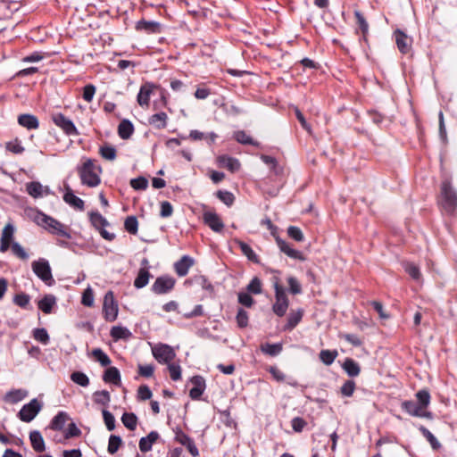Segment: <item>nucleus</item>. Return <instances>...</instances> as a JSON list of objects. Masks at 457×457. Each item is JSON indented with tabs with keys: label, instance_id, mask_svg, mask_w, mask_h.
I'll use <instances>...</instances> for the list:
<instances>
[{
	"label": "nucleus",
	"instance_id": "obj_1",
	"mask_svg": "<svg viewBox=\"0 0 457 457\" xmlns=\"http://www.w3.org/2000/svg\"><path fill=\"white\" fill-rule=\"evenodd\" d=\"M417 402L404 401L402 403V409L411 416L420 418H431V412L427 411L430 403V394L428 390H420L415 395Z\"/></svg>",
	"mask_w": 457,
	"mask_h": 457
},
{
	"label": "nucleus",
	"instance_id": "obj_2",
	"mask_svg": "<svg viewBox=\"0 0 457 457\" xmlns=\"http://www.w3.org/2000/svg\"><path fill=\"white\" fill-rule=\"evenodd\" d=\"M33 220L38 226L44 228L51 234L58 235L67 239L71 237L66 227L51 216H48L41 212H37L33 217Z\"/></svg>",
	"mask_w": 457,
	"mask_h": 457
},
{
	"label": "nucleus",
	"instance_id": "obj_3",
	"mask_svg": "<svg viewBox=\"0 0 457 457\" xmlns=\"http://www.w3.org/2000/svg\"><path fill=\"white\" fill-rule=\"evenodd\" d=\"M101 168L96 166L90 159L87 160L80 168H79V174L83 185L89 187H97L100 182Z\"/></svg>",
	"mask_w": 457,
	"mask_h": 457
},
{
	"label": "nucleus",
	"instance_id": "obj_4",
	"mask_svg": "<svg viewBox=\"0 0 457 457\" xmlns=\"http://www.w3.org/2000/svg\"><path fill=\"white\" fill-rule=\"evenodd\" d=\"M438 202L448 214H453L457 208V192L448 180H445L441 184Z\"/></svg>",
	"mask_w": 457,
	"mask_h": 457
},
{
	"label": "nucleus",
	"instance_id": "obj_5",
	"mask_svg": "<svg viewBox=\"0 0 457 457\" xmlns=\"http://www.w3.org/2000/svg\"><path fill=\"white\" fill-rule=\"evenodd\" d=\"M31 267L36 276L45 284L47 286H52L54 283L51 267L47 260L40 258L37 261H34L31 264Z\"/></svg>",
	"mask_w": 457,
	"mask_h": 457
},
{
	"label": "nucleus",
	"instance_id": "obj_6",
	"mask_svg": "<svg viewBox=\"0 0 457 457\" xmlns=\"http://www.w3.org/2000/svg\"><path fill=\"white\" fill-rule=\"evenodd\" d=\"M274 289L275 303L272 306V311L278 317H282L286 314L288 309L289 301L284 287L281 285H279L278 281L274 283Z\"/></svg>",
	"mask_w": 457,
	"mask_h": 457
},
{
	"label": "nucleus",
	"instance_id": "obj_7",
	"mask_svg": "<svg viewBox=\"0 0 457 457\" xmlns=\"http://www.w3.org/2000/svg\"><path fill=\"white\" fill-rule=\"evenodd\" d=\"M118 303L114 299L112 291H108L104 297L103 314L106 321L112 322L118 317Z\"/></svg>",
	"mask_w": 457,
	"mask_h": 457
},
{
	"label": "nucleus",
	"instance_id": "obj_8",
	"mask_svg": "<svg viewBox=\"0 0 457 457\" xmlns=\"http://www.w3.org/2000/svg\"><path fill=\"white\" fill-rule=\"evenodd\" d=\"M51 120L54 125L60 128L67 136H78L79 134L73 121L62 112L53 113Z\"/></svg>",
	"mask_w": 457,
	"mask_h": 457
},
{
	"label": "nucleus",
	"instance_id": "obj_9",
	"mask_svg": "<svg viewBox=\"0 0 457 457\" xmlns=\"http://www.w3.org/2000/svg\"><path fill=\"white\" fill-rule=\"evenodd\" d=\"M89 220L92 226L97 229L104 239L108 241H112L114 239L115 235L113 233H110L105 229V227L109 225L108 220L98 212H92L89 213Z\"/></svg>",
	"mask_w": 457,
	"mask_h": 457
},
{
	"label": "nucleus",
	"instance_id": "obj_10",
	"mask_svg": "<svg viewBox=\"0 0 457 457\" xmlns=\"http://www.w3.org/2000/svg\"><path fill=\"white\" fill-rule=\"evenodd\" d=\"M42 409V403L37 399H32L24 404L18 412L19 419L23 422H30Z\"/></svg>",
	"mask_w": 457,
	"mask_h": 457
},
{
	"label": "nucleus",
	"instance_id": "obj_11",
	"mask_svg": "<svg viewBox=\"0 0 457 457\" xmlns=\"http://www.w3.org/2000/svg\"><path fill=\"white\" fill-rule=\"evenodd\" d=\"M152 353L157 361L162 364H169L176 356L172 347L164 344H159L153 347Z\"/></svg>",
	"mask_w": 457,
	"mask_h": 457
},
{
	"label": "nucleus",
	"instance_id": "obj_12",
	"mask_svg": "<svg viewBox=\"0 0 457 457\" xmlns=\"http://www.w3.org/2000/svg\"><path fill=\"white\" fill-rule=\"evenodd\" d=\"M176 280L170 276L158 277L152 285L151 290L156 295L170 293L175 287Z\"/></svg>",
	"mask_w": 457,
	"mask_h": 457
},
{
	"label": "nucleus",
	"instance_id": "obj_13",
	"mask_svg": "<svg viewBox=\"0 0 457 457\" xmlns=\"http://www.w3.org/2000/svg\"><path fill=\"white\" fill-rule=\"evenodd\" d=\"M157 86L151 82H145L140 87L137 101L141 107H148L150 97Z\"/></svg>",
	"mask_w": 457,
	"mask_h": 457
},
{
	"label": "nucleus",
	"instance_id": "obj_14",
	"mask_svg": "<svg viewBox=\"0 0 457 457\" xmlns=\"http://www.w3.org/2000/svg\"><path fill=\"white\" fill-rule=\"evenodd\" d=\"M203 220L204 224L214 232H221L224 228V223L216 212H205Z\"/></svg>",
	"mask_w": 457,
	"mask_h": 457
},
{
	"label": "nucleus",
	"instance_id": "obj_15",
	"mask_svg": "<svg viewBox=\"0 0 457 457\" xmlns=\"http://www.w3.org/2000/svg\"><path fill=\"white\" fill-rule=\"evenodd\" d=\"M175 440L182 445H185L193 457L199 455V451L193 439L185 434L182 430L178 429L176 431Z\"/></svg>",
	"mask_w": 457,
	"mask_h": 457
},
{
	"label": "nucleus",
	"instance_id": "obj_16",
	"mask_svg": "<svg viewBox=\"0 0 457 457\" xmlns=\"http://www.w3.org/2000/svg\"><path fill=\"white\" fill-rule=\"evenodd\" d=\"M395 43L399 51L405 54L411 49L412 39L401 29L395 31Z\"/></svg>",
	"mask_w": 457,
	"mask_h": 457
},
{
	"label": "nucleus",
	"instance_id": "obj_17",
	"mask_svg": "<svg viewBox=\"0 0 457 457\" xmlns=\"http://www.w3.org/2000/svg\"><path fill=\"white\" fill-rule=\"evenodd\" d=\"M14 227L11 223H7L2 230L0 239V252L5 253L12 245V240L14 235Z\"/></svg>",
	"mask_w": 457,
	"mask_h": 457
},
{
	"label": "nucleus",
	"instance_id": "obj_18",
	"mask_svg": "<svg viewBox=\"0 0 457 457\" xmlns=\"http://www.w3.org/2000/svg\"><path fill=\"white\" fill-rule=\"evenodd\" d=\"M195 264V261L189 255H183L174 263L175 272L179 277H185L189 269Z\"/></svg>",
	"mask_w": 457,
	"mask_h": 457
},
{
	"label": "nucleus",
	"instance_id": "obj_19",
	"mask_svg": "<svg viewBox=\"0 0 457 457\" xmlns=\"http://www.w3.org/2000/svg\"><path fill=\"white\" fill-rule=\"evenodd\" d=\"M191 382L193 387L189 391V396L193 400H198L205 390V380L202 376H194L191 378Z\"/></svg>",
	"mask_w": 457,
	"mask_h": 457
},
{
	"label": "nucleus",
	"instance_id": "obj_20",
	"mask_svg": "<svg viewBox=\"0 0 457 457\" xmlns=\"http://www.w3.org/2000/svg\"><path fill=\"white\" fill-rule=\"evenodd\" d=\"M18 124L29 130L37 129L39 128V120L37 116L29 113H23L18 116Z\"/></svg>",
	"mask_w": 457,
	"mask_h": 457
},
{
	"label": "nucleus",
	"instance_id": "obj_21",
	"mask_svg": "<svg viewBox=\"0 0 457 457\" xmlns=\"http://www.w3.org/2000/svg\"><path fill=\"white\" fill-rule=\"evenodd\" d=\"M169 117L166 112H159L148 118V124L154 129H163L167 127Z\"/></svg>",
	"mask_w": 457,
	"mask_h": 457
},
{
	"label": "nucleus",
	"instance_id": "obj_22",
	"mask_svg": "<svg viewBox=\"0 0 457 457\" xmlns=\"http://www.w3.org/2000/svg\"><path fill=\"white\" fill-rule=\"evenodd\" d=\"M65 188L66 192L63 195L64 202L75 209L83 211L85 207L84 201L81 198L76 196L69 186H67Z\"/></svg>",
	"mask_w": 457,
	"mask_h": 457
},
{
	"label": "nucleus",
	"instance_id": "obj_23",
	"mask_svg": "<svg viewBox=\"0 0 457 457\" xmlns=\"http://www.w3.org/2000/svg\"><path fill=\"white\" fill-rule=\"evenodd\" d=\"M217 162L220 167L226 168L231 172H236L240 169L239 161L228 155L219 156L217 158Z\"/></svg>",
	"mask_w": 457,
	"mask_h": 457
},
{
	"label": "nucleus",
	"instance_id": "obj_24",
	"mask_svg": "<svg viewBox=\"0 0 457 457\" xmlns=\"http://www.w3.org/2000/svg\"><path fill=\"white\" fill-rule=\"evenodd\" d=\"M159 438V434L156 431H151L146 436L139 440V449L142 453H147L152 450L153 444Z\"/></svg>",
	"mask_w": 457,
	"mask_h": 457
},
{
	"label": "nucleus",
	"instance_id": "obj_25",
	"mask_svg": "<svg viewBox=\"0 0 457 457\" xmlns=\"http://www.w3.org/2000/svg\"><path fill=\"white\" fill-rule=\"evenodd\" d=\"M103 380L105 383H111L115 386H120L121 378L119 370L116 367L107 368L103 375Z\"/></svg>",
	"mask_w": 457,
	"mask_h": 457
},
{
	"label": "nucleus",
	"instance_id": "obj_26",
	"mask_svg": "<svg viewBox=\"0 0 457 457\" xmlns=\"http://www.w3.org/2000/svg\"><path fill=\"white\" fill-rule=\"evenodd\" d=\"M28 396V391L25 389H12L5 394L4 400L9 403H17Z\"/></svg>",
	"mask_w": 457,
	"mask_h": 457
},
{
	"label": "nucleus",
	"instance_id": "obj_27",
	"mask_svg": "<svg viewBox=\"0 0 457 457\" xmlns=\"http://www.w3.org/2000/svg\"><path fill=\"white\" fill-rule=\"evenodd\" d=\"M29 440L35 452L43 453L46 450L45 441L39 431H31L29 433Z\"/></svg>",
	"mask_w": 457,
	"mask_h": 457
},
{
	"label": "nucleus",
	"instance_id": "obj_28",
	"mask_svg": "<svg viewBox=\"0 0 457 457\" xmlns=\"http://www.w3.org/2000/svg\"><path fill=\"white\" fill-rule=\"evenodd\" d=\"M303 316V309L292 311L287 317V322L284 327V330L291 331L292 329H294L298 325V323L302 320Z\"/></svg>",
	"mask_w": 457,
	"mask_h": 457
},
{
	"label": "nucleus",
	"instance_id": "obj_29",
	"mask_svg": "<svg viewBox=\"0 0 457 457\" xmlns=\"http://www.w3.org/2000/svg\"><path fill=\"white\" fill-rule=\"evenodd\" d=\"M136 29L147 33H158L160 32L161 25L157 21L141 20L137 22Z\"/></svg>",
	"mask_w": 457,
	"mask_h": 457
},
{
	"label": "nucleus",
	"instance_id": "obj_30",
	"mask_svg": "<svg viewBox=\"0 0 457 457\" xmlns=\"http://www.w3.org/2000/svg\"><path fill=\"white\" fill-rule=\"evenodd\" d=\"M110 336L114 341L120 339L128 340L132 337V333L126 327L114 326L111 328Z\"/></svg>",
	"mask_w": 457,
	"mask_h": 457
},
{
	"label": "nucleus",
	"instance_id": "obj_31",
	"mask_svg": "<svg viewBox=\"0 0 457 457\" xmlns=\"http://www.w3.org/2000/svg\"><path fill=\"white\" fill-rule=\"evenodd\" d=\"M354 17L356 20L357 30L361 31L362 34V39L366 41L369 33L368 21H366L364 15L358 10L354 11Z\"/></svg>",
	"mask_w": 457,
	"mask_h": 457
},
{
	"label": "nucleus",
	"instance_id": "obj_32",
	"mask_svg": "<svg viewBox=\"0 0 457 457\" xmlns=\"http://www.w3.org/2000/svg\"><path fill=\"white\" fill-rule=\"evenodd\" d=\"M342 368L347 373V375L352 378L359 376L361 372V368L358 362L351 358L345 359Z\"/></svg>",
	"mask_w": 457,
	"mask_h": 457
},
{
	"label": "nucleus",
	"instance_id": "obj_33",
	"mask_svg": "<svg viewBox=\"0 0 457 457\" xmlns=\"http://www.w3.org/2000/svg\"><path fill=\"white\" fill-rule=\"evenodd\" d=\"M134 132V126L129 120H123L120 121L118 127V134L120 138L128 139Z\"/></svg>",
	"mask_w": 457,
	"mask_h": 457
},
{
	"label": "nucleus",
	"instance_id": "obj_34",
	"mask_svg": "<svg viewBox=\"0 0 457 457\" xmlns=\"http://www.w3.org/2000/svg\"><path fill=\"white\" fill-rule=\"evenodd\" d=\"M54 304H55V297L52 295H45L38 302V309L41 310L44 313L49 314V313H51Z\"/></svg>",
	"mask_w": 457,
	"mask_h": 457
},
{
	"label": "nucleus",
	"instance_id": "obj_35",
	"mask_svg": "<svg viewBox=\"0 0 457 457\" xmlns=\"http://www.w3.org/2000/svg\"><path fill=\"white\" fill-rule=\"evenodd\" d=\"M150 277V272L146 269L141 268L134 280V287L138 289L145 287L148 284Z\"/></svg>",
	"mask_w": 457,
	"mask_h": 457
},
{
	"label": "nucleus",
	"instance_id": "obj_36",
	"mask_svg": "<svg viewBox=\"0 0 457 457\" xmlns=\"http://www.w3.org/2000/svg\"><path fill=\"white\" fill-rule=\"evenodd\" d=\"M282 344L277 343V344H270L265 343L261 345V351L270 356H276L279 354L282 351Z\"/></svg>",
	"mask_w": 457,
	"mask_h": 457
},
{
	"label": "nucleus",
	"instance_id": "obj_37",
	"mask_svg": "<svg viewBox=\"0 0 457 457\" xmlns=\"http://www.w3.org/2000/svg\"><path fill=\"white\" fill-rule=\"evenodd\" d=\"M68 419V415L64 411H60L52 420L50 428L54 430H62Z\"/></svg>",
	"mask_w": 457,
	"mask_h": 457
},
{
	"label": "nucleus",
	"instance_id": "obj_38",
	"mask_svg": "<svg viewBox=\"0 0 457 457\" xmlns=\"http://www.w3.org/2000/svg\"><path fill=\"white\" fill-rule=\"evenodd\" d=\"M26 190L28 194L34 198L43 196V186L37 181L28 183L26 186Z\"/></svg>",
	"mask_w": 457,
	"mask_h": 457
},
{
	"label": "nucleus",
	"instance_id": "obj_39",
	"mask_svg": "<svg viewBox=\"0 0 457 457\" xmlns=\"http://www.w3.org/2000/svg\"><path fill=\"white\" fill-rule=\"evenodd\" d=\"M94 402L97 404L107 407L111 402V395L107 390L96 391L93 395Z\"/></svg>",
	"mask_w": 457,
	"mask_h": 457
},
{
	"label": "nucleus",
	"instance_id": "obj_40",
	"mask_svg": "<svg viewBox=\"0 0 457 457\" xmlns=\"http://www.w3.org/2000/svg\"><path fill=\"white\" fill-rule=\"evenodd\" d=\"M121 421L128 429L133 431L137 428V417L133 412H125L121 417Z\"/></svg>",
	"mask_w": 457,
	"mask_h": 457
},
{
	"label": "nucleus",
	"instance_id": "obj_41",
	"mask_svg": "<svg viewBox=\"0 0 457 457\" xmlns=\"http://www.w3.org/2000/svg\"><path fill=\"white\" fill-rule=\"evenodd\" d=\"M337 355L338 353L337 350H321L320 353V360L325 365L329 366L334 362Z\"/></svg>",
	"mask_w": 457,
	"mask_h": 457
},
{
	"label": "nucleus",
	"instance_id": "obj_42",
	"mask_svg": "<svg viewBox=\"0 0 457 457\" xmlns=\"http://www.w3.org/2000/svg\"><path fill=\"white\" fill-rule=\"evenodd\" d=\"M92 356L104 367H107L111 364V359L101 348L93 349Z\"/></svg>",
	"mask_w": 457,
	"mask_h": 457
},
{
	"label": "nucleus",
	"instance_id": "obj_43",
	"mask_svg": "<svg viewBox=\"0 0 457 457\" xmlns=\"http://www.w3.org/2000/svg\"><path fill=\"white\" fill-rule=\"evenodd\" d=\"M419 429L423 436L429 442L433 449L437 450L441 447V444L427 428L420 426Z\"/></svg>",
	"mask_w": 457,
	"mask_h": 457
},
{
	"label": "nucleus",
	"instance_id": "obj_44",
	"mask_svg": "<svg viewBox=\"0 0 457 457\" xmlns=\"http://www.w3.org/2000/svg\"><path fill=\"white\" fill-rule=\"evenodd\" d=\"M238 245H239V247H240L242 253L248 258V260H250L255 263L259 262V258H258L257 254L254 253V251L252 249V247L249 245H247L246 243L242 242V241H238Z\"/></svg>",
	"mask_w": 457,
	"mask_h": 457
},
{
	"label": "nucleus",
	"instance_id": "obj_45",
	"mask_svg": "<svg viewBox=\"0 0 457 457\" xmlns=\"http://www.w3.org/2000/svg\"><path fill=\"white\" fill-rule=\"evenodd\" d=\"M125 229L132 235H136L138 230V221L136 216H128L124 221Z\"/></svg>",
	"mask_w": 457,
	"mask_h": 457
},
{
	"label": "nucleus",
	"instance_id": "obj_46",
	"mask_svg": "<svg viewBox=\"0 0 457 457\" xmlns=\"http://www.w3.org/2000/svg\"><path fill=\"white\" fill-rule=\"evenodd\" d=\"M71 379L77 385L86 387L89 385L88 377L81 371H74L71 375Z\"/></svg>",
	"mask_w": 457,
	"mask_h": 457
},
{
	"label": "nucleus",
	"instance_id": "obj_47",
	"mask_svg": "<svg viewBox=\"0 0 457 457\" xmlns=\"http://www.w3.org/2000/svg\"><path fill=\"white\" fill-rule=\"evenodd\" d=\"M33 337L36 341L46 345L50 341L49 335L46 328H35L33 330Z\"/></svg>",
	"mask_w": 457,
	"mask_h": 457
},
{
	"label": "nucleus",
	"instance_id": "obj_48",
	"mask_svg": "<svg viewBox=\"0 0 457 457\" xmlns=\"http://www.w3.org/2000/svg\"><path fill=\"white\" fill-rule=\"evenodd\" d=\"M99 153L101 156L108 161H113L116 158L117 152L112 145H104L100 147Z\"/></svg>",
	"mask_w": 457,
	"mask_h": 457
},
{
	"label": "nucleus",
	"instance_id": "obj_49",
	"mask_svg": "<svg viewBox=\"0 0 457 457\" xmlns=\"http://www.w3.org/2000/svg\"><path fill=\"white\" fill-rule=\"evenodd\" d=\"M216 195L227 206H231L235 202V196L229 191L219 190L217 191Z\"/></svg>",
	"mask_w": 457,
	"mask_h": 457
},
{
	"label": "nucleus",
	"instance_id": "obj_50",
	"mask_svg": "<svg viewBox=\"0 0 457 457\" xmlns=\"http://www.w3.org/2000/svg\"><path fill=\"white\" fill-rule=\"evenodd\" d=\"M121 444H122V440H121L120 436L112 435L110 436L109 442H108V448H107L108 453L111 454H114L115 453H117V451L120 447Z\"/></svg>",
	"mask_w": 457,
	"mask_h": 457
},
{
	"label": "nucleus",
	"instance_id": "obj_51",
	"mask_svg": "<svg viewBox=\"0 0 457 457\" xmlns=\"http://www.w3.org/2000/svg\"><path fill=\"white\" fill-rule=\"evenodd\" d=\"M13 303L21 308L27 309L30 303V296L25 293H20L14 295Z\"/></svg>",
	"mask_w": 457,
	"mask_h": 457
},
{
	"label": "nucleus",
	"instance_id": "obj_52",
	"mask_svg": "<svg viewBox=\"0 0 457 457\" xmlns=\"http://www.w3.org/2000/svg\"><path fill=\"white\" fill-rule=\"evenodd\" d=\"M6 149L16 154H21L25 151L21 140L18 138L6 143Z\"/></svg>",
	"mask_w": 457,
	"mask_h": 457
},
{
	"label": "nucleus",
	"instance_id": "obj_53",
	"mask_svg": "<svg viewBox=\"0 0 457 457\" xmlns=\"http://www.w3.org/2000/svg\"><path fill=\"white\" fill-rule=\"evenodd\" d=\"M234 137L235 139L238 142V143H241V144H244V145H257L258 144L256 142H254L252 137L247 135L245 131L243 130H240V131H237L234 135Z\"/></svg>",
	"mask_w": 457,
	"mask_h": 457
},
{
	"label": "nucleus",
	"instance_id": "obj_54",
	"mask_svg": "<svg viewBox=\"0 0 457 457\" xmlns=\"http://www.w3.org/2000/svg\"><path fill=\"white\" fill-rule=\"evenodd\" d=\"M10 247L16 257L21 260H27L29 258L28 253L18 242H12Z\"/></svg>",
	"mask_w": 457,
	"mask_h": 457
},
{
	"label": "nucleus",
	"instance_id": "obj_55",
	"mask_svg": "<svg viewBox=\"0 0 457 457\" xmlns=\"http://www.w3.org/2000/svg\"><path fill=\"white\" fill-rule=\"evenodd\" d=\"M356 385L353 380H346L340 388L343 396L350 397L353 395Z\"/></svg>",
	"mask_w": 457,
	"mask_h": 457
},
{
	"label": "nucleus",
	"instance_id": "obj_56",
	"mask_svg": "<svg viewBox=\"0 0 457 457\" xmlns=\"http://www.w3.org/2000/svg\"><path fill=\"white\" fill-rule=\"evenodd\" d=\"M236 320L239 328H244L247 327L249 321L248 312L242 308L238 309Z\"/></svg>",
	"mask_w": 457,
	"mask_h": 457
},
{
	"label": "nucleus",
	"instance_id": "obj_57",
	"mask_svg": "<svg viewBox=\"0 0 457 457\" xmlns=\"http://www.w3.org/2000/svg\"><path fill=\"white\" fill-rule=\"evenodd\" d=\"M130 186L135 190H145L148 187V180L145 177H137L130 180Z\"/></svg>",
	"mask_w": 457,
	"mask_h": 457
},
{
	"label": "nucleus",
	"instance_id": "obj_58",
	"mask_svg": "<svg viewBox=\"0 0 457 457\" xmlns=\"http://www.w3.org/2000/svg\"><path fill=\"white\" fill-rule=\"evenodd\" d=\"M405 271L415 280H419L421 277L420 270L414 263L407 262L404 264Z\"/></svg>",
	"mask_w": 457,
	"mask_h": 457
},
{
	"label": "nucleus",
	"instance_id": "obj_59",
	"mask_svg": "<svg viewBox=\"0 0 457 457\" xmlns=\"http://www.w3.org/2000/svg\"><path fill=\"white\" fill-rule=\"evenodd\" d=\"M247 291L251 294L259 295L262 293V281L254 277L247 286Z\"/></svg>",
	"mask_w": 457,
	"mask_h": 457
},
{
	"label": "nucleus",
	"instance_id": "obj_60",
	"mask_svg": "<svg viewBox=\"0 0 457 457\" xmlns=\"http://www.w3.org/2000/svg\"><path fill=\"white\" fill-rule=\"evenodd\" d=\"M338 337L353 346H360L362 344V340L355 334L340 333Z\"/></svg>",
	"mask_w": 457,
	"mask_h": 457
},
{
	"label": "nucleus",
	"instance_id": "obj_61",
	"mask_svg": "<svg viewBox=\"0 0 457 457\" xmlns=\"http://www.w3.org/2000/svg\"><path fill=\"white\" fill-rule=\"evenodd\" d=\"M103 418L104 424L109 431H112L115 428V418L114 416L107 410H103Z\"/></svg>",
	"mask_w": 457,
	"mask_h": 457
},
{
	"label": "nucleus",
	"instance_id": "obj_62",
	"mask_svg": "<svg viewBox=\"0 0 457 457\" xmlns=\"http://www.w3.org/2000/svg\"><path fill=\"white\" fill-rule=\"evenodd\" d=\"M168 370L170 378L173 381H178L181 378V368L179 364L170 362L168 364Z\"/></svg>",
	"mask_w": 457,
	"mask_h": 457
},
{
	"label": "nucleus",
	"instance_id": "obj_63",
	"mask_svg": "<svg viewBox=\"0 0 457 457\" xmlns=\"http://www.w3.org/2000/svg\"><path fill=\"white\" fill-rule=\"evenodd\" d=\"M81 303L83 305L91 307L94 304V292L91 287H87L84 290L82 295Z\"/></svg>",
	"mask_w": 457,
	"mask_h": 457
},
{
	"label": "nucleus",
	"instance_id": "obj_64",
	"mask_svg": "<svg viewBox=\"0 0 457 457\" xmlns=\"http://www.w3.org/2000/svg\"><path fill=\"white\" fill-rule=\"evenodd\" d=\"M287 283L289 286V291L293 295H298L302 293V286L298 279L295 277H289L287 278Z\"/></svg>",
	"mask_w": 457,
	"mask_h": 457
}]
</instances>
